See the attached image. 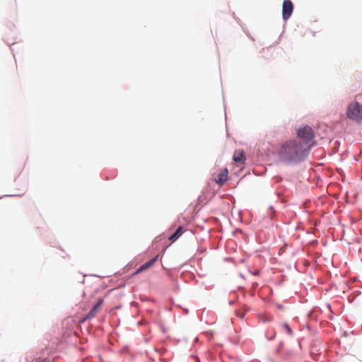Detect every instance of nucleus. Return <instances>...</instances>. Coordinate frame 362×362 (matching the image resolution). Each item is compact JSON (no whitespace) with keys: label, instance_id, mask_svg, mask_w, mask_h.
<instances>
[{"label":"nucleus","instance_id":"nucleus-10","mask_svg":"<svg viewBox=\"0 0 362 362\" xmlns=\"http://www.w3.org/2000/svg\"><path fill=\"white\" fill-rule=\"evenodd\" d=\"M281 327L282 330L285 332L287 334L290 336L293 335V331L287 322L281 323Z\"/></svg>","mask_w":362,"mask_h":362},{"label":"nucleus","instance_id":"nucleus-4","mask_svg":"<svg viewBox=\"0 0 362 362\" xmlns=\"http://www.w3.org/2000/svg\"><path fill=\"white\" fill-rule=\"evenodd\" d=\"M293 11V5L291 0H285L282 6V17L284 20H288Z\"/></svg>","mask_w":362,"mask_h":362},{"label":"nucleus","instance_id":"nucleus-6","mask_svg":"<svg viewBox=\"0 0 362 362\" xmlns=\"http://www.w3.org/2000/svg\"><path fill=\"white\" fill-rule=\"evenodd\" d=\"M103 303V299H98L97 303L93 307V308L86 315L85 320H88L94 317L98 311L101 309Z\"/></svg>","mask_w":362,"mask_h":362},{"label":"nucleus","instance_id":"nucleus-2","mask_svg":"<svg viewBox=\"0 0 362 362\" xmlns=\"http://www.w3.org/2000/svg\"><path fill=\"white\" fill-rule=\"evenodd\" d=\"M296 134L300 144L310 152L311 147L315 144V133L313 129L308 125H303L297 129Z\"/></svg>","mask_w":362,"mask_h":362},{"label":"nucleus","instance_id":"nucleus-1","mask_svg":"<svg viewBox=\"0 0 362 362\" xmlns=\"http://www.w3.org/2000/svg\"><path fill=\"white\" fill-rule=\"evenodd\" d=\"M309 153L296 139L283 142L276 152L279 160L287 165H295L303 161Z\"/></svg>","mask_w":362,"mask_h":362},{"label":"nucleus","instance_id":"nucleus-12","mask_svg":"<svg viewBox=\"0 0 362 362\" xmlns=\"http://www.w3.org/2000/svg\"><path fill=\"white\" fill-rule=\"evenodd\" d=\"M277 307H278V308H279V309H282V308H283V306H282V305H279Z\"/></svg>","mask_w":362,"mask_h":362},{"label":"nucleus","instance_id":"nucleus-7","mask_svg":"<svg viewBox=\"0 0 362 362\" xmlns=\"http://www.w3.org/2000/svg\"><path fill=\"white\" fill-rule=\"evenodd\" d=\"M157 257L151 259V260L148 261L147 262L142 264L135 272L134 274H139L148 269H149L151 267H152L154 263L156 262Z\"/></svg>","mask_w":362,"mask_h":362},{"label":"nucleus","instance_id":"nucleus-5","mask_svg":"<svg viewBox=\"0 0 362 362\" xmlns=\"http://www.w3.org/2000/svg\"><path fill=\"white\" fill-rule=\"evenodd\" d=\"M228 172L227 168L221 169L216 175H214V181L219 185H223L228 180Z\"/></svg>","mask_w":362,"mask_h":362},{"label":"nucleus","instance_id":"nucleus-11","mask_svg":"<svg viewBox=\"0 0 362 362\" xmlns=\"http://www.w3.org/2000/svg\"><path fill=\"white\" fill-rule=\"evenodd\" d=\"M237 315H238L240 317L243 318V317H244V315H245V314H244V313H240V314L237 313Z\"/></svg>","mask_w":362,"mask_h":362},{"label":"nucleus","instance_id":"nucleus-8","mask_svg":"<svg viewBox=\"0 0 362 362\" xmlns=\"http://www.w3.org/2000/svg\"><path fill=\"white\" fill-rule=\"evenodd\" d=\"M233 159L235 163H243L245 159L244 151L243 150L235 151Z\"/></svg>","mask_w":362,"mask_h":362},{"label":"nucleus","instance_id":"nucleus-9","mask_svg":"<svg viewBox=\"0 0 362 362\" xmlns=\"http://www.w3.org/2000/svg\"><path fill=\"white\" fill-rule=\"evenodd\" d=\"M182 234V227L179 226L175 232L169 237V240L174 242Z\"/></svg>","mask_w":362,"mask_h":362},{"label":"nucleus","instance_id":"nucleus-3","mask_svg":"<svg viewBox=\"0 0 362 362\" xmlns=\"http://www.w3.org/2000/svg\"><path fill=\"white\" fill-rule=\"evenodd\" d=\"M346 115L350 119L362 122V105L358 102L351 103L347 107Z\"/></svg>","mask_w":362,"mask_h":362}]
</instances>
